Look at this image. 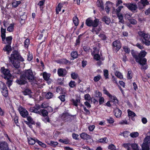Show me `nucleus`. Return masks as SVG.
<instances>
[{
    "mask_svg": "<svg viewBox=\"0 0 150 150\" xmlns=\"http://www.w3.org/2000/svg\"><path fill=\"white\" fill-rule=\"evenodd\" d=\"M102 21L107 24H109L110 22V19L107 16H104L102 18Z\"/></svg>",
    "mask_w": 150,
    "mask_h": 150,
    "instance_id": "nucleus-26",
    "label": "nucleus"
},
{
    "mask_svg": "<svg viewBox=\"0 0 150 150\" xmlns=\"http://www.w3.org/2000/svg\"><path fill=\"white\" fill-rule=\"evenodd\" d=\"M82 106L83 107V110L85 112V113L86 115H89L90 114V112L89 110L87 109L86 108L84 105H82Z\"/></svg>",
    "mask_w": 150,
    "mask_h": 150,
    "instance_id": "nucleus-57",
    "label": "nucleus"
},
{
    "mask_svg": "<svg viewBox=\"0 0 150 150\" xmlns=\"http://www.w3.org/2000/svg\"><path fill=\"white\" fill-rule=\"evenodd\" d=\"M130 136L132 138H135L139 136V133L137 132H134L130 134Z\"/></svg>",
    "mask_w": 150,
    "mask_h": 150,
    "instance_id": "nucleus-46",
    "label": "nucleus"
},
{
    "mask_svg": "<svg viewBox=\"0 0 150 150\" xmlns=\"http://www.w3.org/2000/svg\"><path fill=\"white\" fill-rule=\"evenodd\" d=\"M101 30V29L100 28H93L91 31L93 33H96V34H98Z\"/></svg>",
    "mask_w": 150,
    "mask_h": 150,
    "instance_id": "nucleus-35",
    "label": "nucleus"
},
{
    "mask_svg": "<svg viewBox=\"0 0 150 150\" xmlns=\"http://www.w3.org/2000/svg\"><path fill=\"white\" fill-rule=\"evenodd\" d=\"M73 22L75 25L77 26L79 24V21L77 17L76 16H74L73 18Z\"/></svg>",
    "mask_w": 150,
    "mask_h": 150,
    "instance_id": "nucleus-41",
    "label": "nucleus"
},
{
    "mask_svg": "<svg viewBox=\"0 0 150 150\" xmlns=\"http://www.w3.org/2000/svg\"><path fill=\"white\" fill-rule=\"evenodd\" d=\"M50 76V74L45 72H44L43 74V77L45 80H48L49 79Z\"/></svg>",
    "mask_w": 150,
    "mask_h": 150,
    "instance_id": "nucleus-33",
    "label": "nucleus"
},
{
    "mask_svg": "<svg viewBox=\"0 0 150 150\" xmlns=\"http://www.w3.org/2000/svg\"><path fill=\"white\" fill-rule=\"evenodd\" d=\"M60 63H62V64H70V62L69 60H67L66 59H61L60 61Z\"/></svg>",
    "mask_w": 150,
    "mask_h": 150,
    "instance_id": "nucleus-37",
    "label": "nucleus"
},
{
    "mask_svg": "<svg viewBox=\"0 0 150 150\" xmlns=\"http://www.w3.org/2000/svg\"><path fill=\"white\" fill-rule=\"evenodd\" d=\"M115 75L117 76L118 78L120 79H122L123 78V76L122 74L118 71H117L115 73Z\"/></svg>",
    "mask_w": 150,
    "mask_h": 150,
    "instance_id": "nucleus-38",
    "label": "nucleus"
},
{
    "mask_svg": "<svg viewBox=\"0 0 150 150\" xmlns=\"http://www.w3.org/2000/svg\"><path fill=\"white\" fill-rule=\"evenodd\" d=\"M27 119L28 121V122L29 123H30L32 124H35L34 121H33V120L30 116L28 117H27Z\"/></svg>",
    "mask_w": 150,
    "mask_h": 150,
    "instance_id": "nucleus-50",
    "label": "nucleus"
},
{
    "mask_svg": "<svg viewBox=\"0 0 150 150\" xmlns=\"http://www.w3.org/2000/svg\"><path fill=\"white\" fill-rule=\"evenodd\" d=\"M1 93L5 97H6L8 95V92L7 89L2 90Z\"/></svg>",
    "mask_w": 150,
    "mask_h": 150,
    "instance_id": "nucleus-48",
    "label": "nucleus"
},
{
    "mask_svg": "<svg viewBox=\"0 0 150 150\" xmlns=\"http://www.w3.org/2000/svg\"><path fill=\"white\" fill-rule=\"evenodd\" d=\"M21 3V1H15L12 3V5L13 7L16 8Z\"/></svg>",
    "mask_w": 150,
    "mask_h": 150,
    "instance_id": "nucleus-42",
    "label": "nucleus"
},
{
    "mask_svg": "<svg viewBox=\"0 0 150 150\" xmlns=\"http://www.w3.org/2000/svg\"><path fill=\"white\" fill-rule=\"evenodd\" d=\"M63 6V5L62 4L59 3L57 6V7H56V12L57 14H58L59 12L61 10V9L62 7Z\"/></svg>",
    "mask_w": 150,
    "mask_h": 150,
    "instance_id": "nucleus-30",
    "label": "nucleus"
},
{
    "mask_svg": "<svg viewBox=\"0 0 150 150\" xmlns=\"http://www.w3.org/2000/svg\"><path fill=\"white\" fill-rule=\"evenodd\" d=\"M102 94L99 91H95V96L97 98H100L101 97Z\"/></svg>",
    "mask_w": 150,
    "mask_h": 150,
    "instance_id": "nucleus-53",
    "label": "nucleus"
},
{
    "mask_svg": "<svg viewBox=\"0 0 150 150\" xmlns=\"http://www.w3.org/2000/svg\"><path fill=\"white\" fill-rule=\"evenodd\" d=\"M109 98L110 102L113 103L115 105L118 103V100L115 96H112L111 95Z\"/></svg>",
    "mask_w": 150,
    "mask_h": 150,
    "instance_id": "nucleus-17",
    "label": "nucleus"
},
{
    "mask_svg": "<svg viewBox=\"0 0 150 150\" xmlns=\"http://www.w3.org/2000/svg\"><path fill=\"white\" fill-rule=\"evenodd\" d=\"M36 142L38 143L42 147L45 148L46 147V145L45 144L42 143L41 142H40V141L38 140H36Z\"/></svg>",
    "mask_w": 150,
    "mask_h": 150,
    "instance_id": "nucleus-52",
    "label": "nucleus"
},
{
    "mask_svg": "<svg viewBox=\"0 0 150 150\" xmlns=\"http://www.w3.org/2000/svg\"><path fill=\"white\" fill-rule=\"evenodd\" d=\"M53 96V94L51 92H48L45 95V98L47 99L51 98Z\"/></svg>",
    "mask_w": 150,
    "mask_h": 150,
    "instance_id": "nucleus-39",
    "label": "nucleus"
},
{
    "mask_svg": "<svg viewBox=\"0 0 150 150\" xmlns=\"http://www.w3.org/2000/svg\"><path fill=\"white\" fill-rule=\"evenodd\" d=\"M113 46L117 50H119L121 48V44L118 41H115L113 42Z\"/></svg>",
    "mask_w": 150,
    "mask_h": 150,
    "instance_id": "nucleus-15",
    "label": "nucleus"
},
{
    "mask_svg": "<svg viewBox=\"0 0 150 150\" xmlns=\"http://www.w3.org/2000/svg\"><path fill=\"white\" fill-rule=\"evenodd\" d=\"M136 61L142 66V69L145 70L148 68V66L146 63L147 59L145 58H142L139 57Z\"/></svg>",
    "mask_w": 150,
    "mask_h": 150,
    "instance_id": "nucleus-5",
    "label": "nucleus"
},
{
    "mask_svg": "<svg viewBox=\"0 0 150 150\" xmlns=\"http://www.w3.org/2000/svg\"><path fill=\"white\" fill-rule=\"evenodd\" d=\"M1 71L4 74V78L5 79H10L11 78L12 75L8 69H5L4 67H2L1 69Z\"/></svg>",
    "mask_w": 150,
    "mask_h": 150,
    "instance_id": "nucleus-7",
    "label": "nucleus"
},
{
    "mask_svg": "<svg viewBox=\"0 0 150 150\" xmlns=\"http://www.w3.org/2000/svg\"><path fill=\"white\" fill-rule=\"evenodd\" d=\"M107 120L108 122L110 124L113 123L114 121V119L111 117H110L108 119H107Z\"/></svg>",
    "mask_w": 150,
    "mask_h": 150,
    "instance_id": "nucleus-61",
    "label": "nucleus"
},
{
    "mask_svg": "<svg viewBox=\"0 0 150 150\" xmlns=\"http://www.w3.org/2000/svg\"><path fill=\"white\" fill-rule=\"evenodd\" d=\"M99 141L101 143H105L108 142V140L107 138L105 137L100 139Z\"/></svg>",
    "mask_w": 150,
    "mask_h": 150,
    "instance_id": "nucleus-49",
    "label": "nucleus"
},
{
    "mask_svg": "<svg viewBox=\"0 0 150 150\" xmlns=\"http://www.w3.org/2000/svg\"><path fill=\"white\" fill-rule=\"evenodd\" d=\"M94 52H95L94 51L93 52L91 53V54L92 55H94V58L95 59H96V60H99L100 59V55L97 54H96L94 55Z\"/></svg>",
    "mask_w": 150,
    "mask_h": 150,
    "instance_id": "nucleus-40",
    "label": "nucleus"
},
{
    "mask_svg": "<svg viewBox=\"0 0 150 150\" xmlns=\"http://www.w3.org/2000/svg\"><path fill=\"white\" fill-rule=\"evenodd\" d=\"M7 81L6 82V83L9 87H10L12 84V80H9V79H7Z\"/></svg>",
    "mask_w": 150,
    "mask_h": 150,
    "instance_id": "nucleus-62",
    "label": "nucleus"
},
{
    "mask_svg": "<svg viewBox=\"0 0 150 150\" xmlns=\"http://www.w3.org/2000/svg\"><path fill=\"white\" fill-rule=\"evenodd\" d=\"M115 115L117 117H119L122 114L121 111L118 108H117L114 110Z\"/></svg>",
    "mask_w": 150,
    "mask_h": 150,
    "instance_id": "nucleus-19",
    "label": "nucleus"
},
{
    "mask_svg": "<svg viewBox=\"0 0 150 150\" xmlns=\"http://www.w3.org/2000/svg\"><path fill=\"white\" fill-rule=\"evenodd\" d=\"M36 140L35 139H34L30 137L28 138V142L29 144L30 145L34 144L35 142H36Z\"/></svg>",
    "mask_w": 150,
    "mask_h": 150,
    "instance_id": "nucleus-23",
    "label": "nucleus"
},
{
    "mask_svg": "<svg viewBox=\"0 0 150 150\" xmlns=\"http://www.w3.org/2000/svg\"><path fill=\"white\" fill-rule=\"evenodd\" d=\"M124 51L126 53H129L130 51V50L129 48L127 46H125L123 48Z\"/></svg>",
    "mask_w": 150,
    "mask_h": 150,
    "instance_id": "nucleus-58",
    "label": "nucleus"
},
{
    "mask_svg": "<svg viewBox=\"0 0 150 150\" xmlns=\"http://www.w3.org/2000/svg\"><path fill=\"white\" fill-rule=\"evenodd\" d=\"M9 62L16 68H18L20 67L19 60L22 62L24 61L23 58L21 56L19 52L16 50L12 52L11 56L9 57Z\"/></svg>",
    "mask_w": 150,
    "mask_h": 150,
    "instance_id": "nucleus-1",
    "label": "nucleus"
},
{
    "mask_svg": "<svg viewBox=\"0 0 150 150\" xmlns=\"http://www.w3.org/2000/svg\"><path fill=\"white\" fill-rule=\"evenodd\" d=\"M23 93L25 95H29L31 93V91L30 89H26L23 91Z\"/></svg>",
    "mask_w": 150,
    "mask_h": 150,
    "instance_id": "nucleus-36",
    "label": "nucleus"
},
{
    "mask_svg": "<svg viewBox=\"0 0 150 150\" xmlns=\"http://www.w3.org/2000/svg\"><path fill=\"white\" fill-rule=\"evenodd\" d=\"M99 22V20L96 18L94 21H93L92 26L94 27H96L98 26Z\"/></svg>",
    "mask_w": 150,
    "mask_h": 150,
    "instance_id": "nucleus-24",
    "label": "nucleus"
},
{
    "mask_svg": "<svg viewBox=\"0 0 150 150\" xmlns=\"http://www.w3.org/2000/svg\"><path fill=\"white\" fill-rule=\"evenodd\" d=\"M93 23V20L90 18H88L86 20V25L89 26H92V23Z\"/></svg>",
    "mask_w": 150,
    "mask_h": 150,
    "instance_id": "nucleus-34",
    "label": "nucleus"
},
{
    "mask_svg": "<svg viewBox=\"0 0 150 150\" xmlns=\"http://www.w3.org/2000/svg\"><path fill=\"white\" fill-rule=\"evenodd\" d=\"M49 105L48 103L45 102L42 104L40 107L42 108H46Z\"/></svg>",
    "mask_w": 150,
    "mask_h": 150,
    "instance_id": "nucleus-43",
    "label": "nucleus"
},
{
    "mask_svg": "<svg viewBox=\"0 0 150 150\" xmlns=\"http://www.w3.org/2000/svg\"><path fill=\"white\" fill-rule=\"evenodd\" d=\"M106 7L105 8V10L107 13H109L110 11V7L113 6V4L109 1H108L106 3Z\"/></svg>",
    "mask_w": 150,
    "mask_h": 150,
    "instance_id": "nucleus-14",
    "label": "nucleus"
},
{
    "mask_svg": "<svg viewBox=\"0 0 150 150\" xmlns=\"http://www.w3.org/2000/svg\"><path fill=\"white\" fill-rule=\"evenodd\" d=\"M80 98H78L75 100L72 99L71 100V101L72 102L74 105L77 106L78 105V103L80 102Z\"/></svg>",
    "mask_w": 150,
    "mask_h": 150,
    "instance_id": "nucleus-21",
    "label": "nucleus"
},
{
    "mask_svg": "<svg viewBox=\"0 0 150 150\" xmlns=\"http://www.w3.org/2000/svg\"><path fill=\"white\" fill-rule=\"evenodd\" d=\"M66 70L64 69L60 68L59 69L57 70V73L59 76H65L67 74Z\"/></svg>",
    "mask_w": 150,
    "mask_h": 150,
    "instance_id": "nucleus-13",
    "label": "nucleus"
},
{
    "mask_svg": "<svg viewBox=\"0 0 150 150\" xmlns=\"http://www.w3.org/2000/svg\"><path fill=\"white\" fill-rule=\"evenodd\" d=\"M132 72L130 69L128 70V73L127 74V78L128 79H131L132 78Z\"/></svg>",
    "mask_w": 150,
    "mask_h": 150,
    "instance_id": "nucleus-44",
    "label": "nucleus"
},
{
    "mask_svg": "<svg viewBox=\"0 0 150 150\" xmlns=\"http://www.w3.org/2000/svg\"><path fill=\"white\" fill-rule=\"evenodd\" d=\"M40 115H42L43 117H46L48 115V112L45 109H42L40 110Z\"/></svg>",
    "mask_w": 150,
    "mask_h": 150,
    "instance_id": "nucleus-28",
    "label": "nucleus"
},
{
    "mask_svg": "<svg viewBox=\"0 0 150 150\" xmlns=\"http://www.w3.org/2000/svg\"><path fill=\"white\" fill-rule=\"evenodd\" d=\"M10 45H6L3 48V50L4 51H6L8 52L11 51V48Z\"/></svg>",
    "mask_w": 150,
    "mask_h": 150,
    "instance_id": "nucleus-31",
    "label": "nucleus"
},
{
    "mask_svg": "<svg viewBox=\"0 0 150 150\" xmlns=\"http://www.w3.org/2000/svg\"><path fill=\"white\" fill-rule=\"evenodd\" d=\"M69 86L71 88H74L76 85V83L74 81H71L69 83Z\"/></svg>",
    "mask_w": 150,
    "mask_h": 150,
    "instance_id": "nucleus-56",
    "label": "nucleus"
},
{
    "mask_svg": "<svg viewBox=\"0 0 150 150\" xmlns=\"http://www.w3.org/2000/svg\"><path fill=\"white\" fill-rule=\"evenodd\" d=\"M148 0H141L140 2L143 5L144 7H145L146 5H148L150 4Z\"/></svg>",
    "mask_w": 150,
    "mask_h": 150,
    "instance_id": "nucleus-32",
    "label": "nucleus"
},
{
    "mask_svg": "<svg viewBox=\"0 0 150 150\" xmlns=\"http://www.w3.org/2000/svg\"><path fill=\"white\" fill-rule=\"evenodd\" d=\"M40 108V106L38 104L36 105L33 107H31L29 111L31 112H34L38 114H40V111L39 110Z\"/></svg>",
    "mask_w": 150,
    "mask_h": 150,
    "instance_id": "nucleus-11",
    "label": "nucleus"
},
{
    "mask_svg": "<svg viewBox=\"0 0 150 150\" xmlns=\"http://www.w3.org/2000/svg\"><path fill=\"white\" fill-rule=\"evenodd\" d=\"M123 8V6H119L116 9V14L120 13V12Z\"/></svg>",
    "mask_w": 150,
    "mask_h": 150,
    "instance_id": "nucleus-60",
    "label": "nucleus"
},
{
    "mask_svg": "<svg viewBox=\"0 0 150 150\" xmlns=\"http://www.w3.org/2000/svg\"><path fill=\"white\" fill-rule=\"evenodd\" d=\"M139 35L143 38L142 42L143 44L146 46L150 45V34L148 33H145L143 31H139L138 32Z\"/></svg>",
    "mask_w": 150,
    "mask_h": 150,
    "instance_id": "nucleus-3",
    "label": "nucleus"
},
{
    "mask_svg": "<svg viewBox=\"0 0 150 150\" xmlns=\"http://www.w3.org/2000/svg\"><path fill=\"white\" fill-rule=\"evenodd\" d=\"M84 50L87 53L89 52L90 50V47L88 46H84L83 47Z\"/></svg>",
    "mask_w": 150,
    "mask_h": 150,
    "instance_id": "nucleus-59",
    "label": "nucleus"
},
{
    "mask_svg": "<svg viewBox=\"0 0 150 150\" xmlns=\"http://www.w3.org/2000/svg\"><path fill=\"white\" fill-rule=\"evenodd\" d=\"M16 82L19 85H24L27 83V79L22 75L19 79H18L16 81Z\"/></svg>",
    "mask_w": 150,
    "mask_h": 150,
    "instance_id": "nucleus-12",
    "label": "nucleus"
},
{
    "mask_svg": "<svg viewBox=\"0 0 150 150\" xmlns=\"http://www.w3.org/2000/svg\"><path fill=\"white\" fill-rule=\"evenodd\" d=\"M101 78V76L100 75H98L94 77L93 80L94 81L96 82L98 81Z\"/></svg>",
    "mask_w": 150,
    "mask_h": 150,
    "instance_id": "nucleus-54",
    "label": "nucleus"
},
{
    "mask_svg": "<svg viewBox=\"0 0 150 150\" xmlns=\"http://www.w3.org/2000/svg\"><path fill=\"white\" fill-rule=\"evenodd\" d=\"M149 146H150V136H147L144 140L142 146V150H149Z\"/></svg>",
    "mask_w": 150,
    "mask_h": 150,
    "instance_id": "nucleus-6",
    "label": "nucleus"
},
{
    "mask_svg": "<svg viewBox=\"0 0 150 150\" xmlns=\"http://www.w3.org/2000/svg\"><path fill=\"white\" fill-rule=\"evenodd\" d=\"M1 37L2 43L6 45H11L12 40L11 36H9L6 37V29H4L2 27L1 28Z\"/></svg>",
    "mask_w": 150,
    "mask_h": 150,
    "instance_id": "nucleus-2",
    "label": "nucleus"
},
{
    "mask_svg": "<svg viewBox=\"0 0 150 150\" xmlns=\"http://www.w3.org/2000/svg\"><path fill=\"white\" fill-rule=\"evenodd\" d=\"M22 75L30 81H32L34 79V76L32 71L30 69L25 70Z\"/></svg>",
    "mask_w": 150,
    "mask_h": 150,
    "instance_id": "nucleus-4",
    "label": "nucleus"
},
{
    "mask_svg": "<svg viewBox=\"0 0 150 150\" xmlns=\"http://www.w3.org/2000/svg\"><path fill=\"white\" fill-rule=\"evenodd\" d=\"M122 146L127 149V150H136L137 148V145L135 144L125 143L122 145Z\"/></svg>",
    "mask_w": 150,
    "mask_h": 150,
    "instance_id": "nucleus-8",
    "label": "nucleus"
},
{
    "mask_svg": "<svg viewBox=\"0 0 150 150\" xmlns=\"http://www.w3.org/2000/svg\"><path fill=\"white\" fill-rule=\"evenodd\" d=\"M14 28V24H11L8 27L7 30L9 32H12L13 31Z\"/></svg>",
    "mask_w": 150,
    "mask_h": 150,
    "instance_id": "nucleus-45",
    "label": "nucleus"
},
{
    "mask_svg": "<svg viewBox=\"0 0 150 150\" xmlns=\"http://www.w3.org/2000/svg\"><path fill=\"white\" fill-rule=\"evenodd\" d=\"M18 110L20 115L23 117H25L28 115V111L22 106H20L18 108Z\"/></svg>",
    "mask_w": 150,
    "mask_h": 150,
    "instance_id": "nucleus-10",
    "label": "nucleus"
},
{
    "mask_svg": "<svg viewBox=\"0 0 150 150\" xmlns=\"http://www.w3.org/2000/svg\"><path fill=\"white\" fill-rule=\"evenodd\" d=\"M0 88L2 90L7 89V88L4 83L1 82L0 84Z\"/></svg>",
    "mask_w": 150,
    "mask_h": 150,
    "instance_id": "nucleus-47",
    "label": "nucleus"
},
{
    "mask_svg": "<svg viewBox=\"0 0 150 150\" xmlns=\"http://www.w3.org/2000/svg\"><path fill=\"white\" fill-rule=\"evenodd\" d=\"M98 6L100 7L102 10L104 9L103 4L102 0H98L97 2Z\"/></svg>",
    "mask_w": 150,
    "mask_h": 150,
    "instance_id": "nucleus-20",
    "label": "nucleus"
},
{
    "mask_svg": "<svg viewBox=\"0 0 150 150\" xmlns=\"http://www.w3.org/2000/svg\"><path fill=\"white\" fill-rule=\"evenodd\" d=\"M104 75L106 79L108 78V71L107 70L105 69L103 71Z\"/></svg>",
    "mask_w": 150,
    "mask_h": 150,
    "instance_id": "nucleus-55",
    "label": "nucleus"
},
{
    "mask_svg": "<svg viewBox=\"0 0 150 150\" xmlns=\"http://www.w3.org/2000/svg\"><path fill=\"white\" fill-rule=\"evenodd\" d=\"M127 8L133 12L137 9V7L135 4L132 3H128L127 4H124Z\"/></svg>",
    "mask_w": 150,
    "mask_h": 150,
    "instance_id": "nucleus-9",
    "label": "nucleus"
},
{
    "mask_svg": "<svg viewBox=\"0 0 150 150\" xmlns=\"http://www.w3.org/2000/svg\"><path fill=\"white\" fill-rule=\"evenodd\" d=\"M116 15L119 20V22L121 23H123L124 22V21L123 20L122 14L121 13H119L117 14Z\"/></svg>",
    "mask_w": 150,
    "mask_h": 150,
    "instance_id": "nucleus-25",
    "label": "nucleus"
},
{
    "mask_svg": "<svg viewBox=\"0 0 150 150\" xmlns=\"http://www.w3.org/2000/svg\"><path fill=\"white\" fill-rule=\"evenodd\" d=\"M80 137L83 139L85 140H88L90 139L91 137L90 136L85 133H83L80 135Z\"/></svg>",
    "mask_w": 150,
    "mask_h": 150,
    "instance_id": "nucleus-18",
    "label": "nucleus"
},
{
    "mask_svg": "<svg viewBox=\"0 0 150 150\" xmlns=\"http://www.w3.org/2000/svg\"><path fill=\"white\" fill-rule=\"evenodd\" d=\"M108 149L111 150H116L115 146L113 144L110 145L108 146Z\"/></svg>",
    "mask_w": 150,
    "mask_h": 150,
    "instance_id": "nucleus-64",
    "label": "nucleus"
},
{
    "mask_svg": "<svg viewBox=\"0 0 150 150\" xmlns=\"http://www.w3.org/2000/svg\"><path fill=\"white\" fill-rule=\"evenodd\" d=\"M30 44V40L29 39H26L24 42V46L25 48H27Z\"/></svg>",
    "mask_w": 150,
    "mask_h": 150,
    "instance_id": "nucleus-51",
    "label": "nucleus"
},
{
    "mask_svg": "<svg viewBox=\"0 0 150 150\" xmlns=\"http://www.w3.org/2000/svg\"><path fill=\"white\" fill-rule=\"evenodd\" d=\"M146 52L145 51L142 50L140 53H139L138 56V57H140V58H143L146 56Z\"/></svg>",
    "mask_w": 150,
    "mask_h": 150,
    "instance_id": "nucleus-27",
    "label": "nucleus"
},
{
    "mask_svg": "<svg viewBox=\"0 0 150 150\" xmlns=\"http://www.w3.org/2000/svg\"><path fill=\"white\" fill-rule=\"evenodd\" d=\"M70 116L68 113H64L62 114L61 118L64 120H66L70 118Z\"/></svg>",
    "mask_w": 150,
    "mask_h": 150,
    "instance_id": "nucleus-22",
    "label": "nucleus"
},
{
    "mask_svg": "<svg viewBox=\"0 0 150 150\" xmlns=\"http://www.w3.org/2000/svg\"><path fill=\"white\" fill-rule=\"evenodd\" d=\"M71 57L75 59L77 58L78 56V54L77 52L74 51L72 52L71 54Z\"/></svg>",
    "mask_w": 150,
    "mask_h": 150,
    "instance_id": "nucleus-29",
    "label": "nucleus"
},
{
    "mask_svg": "<svg viewBox=\"0 0 150 150\" xmlns=\"http://www.w3.org/2000/svg\"><path fill=\"white\" fill-rule=\"evenodd\" d=\"M71 76L72 79H75L78 77V75L74 73L71 74Z\"/></svg>",
    "mask_w": 150,
    "mask_h": 150,
    "instance_id": "nucleus-63",
    "label": "nucleus"
},
{
    "mask_svg": "<svg viewBox=\"0 0 150 150\" xmlns=\"http://www.w3.org/2000/svg\"><path fill=\"white\" fill-rule=\"evenodd\" d=\"M127 112L129 117L130 118V117H131L132 120L133 121H134L135 119L133 117L136 116V114L135 113L129 109L127 110Z\"/></svg>",
    "mask_w": 150,
    "mask_h": 150,
    "instance_id": "nucleus-16",
    "label": "nucleus"
}]
</instances>
